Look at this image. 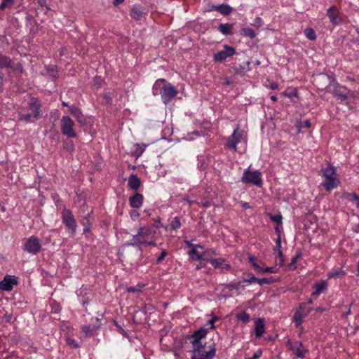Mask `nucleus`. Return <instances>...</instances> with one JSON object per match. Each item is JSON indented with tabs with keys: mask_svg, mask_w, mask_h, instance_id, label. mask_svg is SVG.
<instances>
[{
	"mask_svg": "<svg viewBox=\"0 0 359 359\" xmlns=\"http://www.w3.org/2000/svg\"><path fill=\"white\" fill-rule=\"evenodd\" d=\"M346 272L341 268L334 267L327 273L329 278H338L339 277L344 276Z\"/></svg>",
	"mask_w": 359,
	"mask_h": 359,
	"instance_id": "bb28decb",
	"label": "nucleus"
},
{
	"mask_svg": "<svg viewBox=\"0 0 359 359\" xmlns=\"http://www.w3.org/2000/svg\"><path fill=\"white\" fill-rule=\"evenodd\" d=\"M144 197L140 193H135L129 198V204L132 208H139L142 205Z\"/></svg>",
	"mask_w": 359,
	"mask_h": 359,
	"instance_id": "6ab92c4d",
	"label": "nucleus"
},
{
	"mask_svg": "<svg viewBox=\"0 0 359 359\" xmlns=\"http://www.w3.org/2000/svg\"><path fill=\"white\" fill-rule=\"evenodd\" d=\"M268 216L270 219L277 224L282 225L283 224V217L280 212L276 215H272L271 213H268Z\"/></svg>",
	"mask_w": 359,
	"mask_h": 359,
	"instance_id": "c9c22d12",
	"label": "nucleus"
},
{
	"mask_svg": "<svg viewBox=\"0 0 359 359\" xmlns=\"http://www.w3.org/2000/svg\"><path fill=\"white\" fill-rule=\"evenodd\" d=\"M15 0H2L0 4V10H4L6 8H11Z\"/></svg>",
	"mask_w": 359,
	"mask_h": 359,
	"instance_id": "79ce46f5",
	"label": "nucleus"
},
{
	"mask_svg": "<svg viewBox=\"0 0 359 359\" xmlns=\"http://www.w3.org/2000/svg\"><path fill=\"white\" fill-rule=\"evenodd\" d=\"M149 144L137 143L133 146V154L136 157H140L145 151Z\"/></svg>",
	"mask_w": 359,
	"mask_h": 359,
	"instance_id": "c85d7f7f",
	"label": "nucleus"
},
{
	"mask_svg": "<svg viewBox=\"0 0 359 359\" xmlns=\"http://www.w3.org/2000/svg\"><path fill=\"white\" fill-rule=\"evenodd\" d=\"M205 344L193 348L191 359H213L216 355L215 344L210 346L208 351L205 350Z\"/></svg>",
	"mask_w": 359,
	"mask_h": 359,
	"instance_id": "39448f33",
	"label": "nucleus"
},
{
	"mask_svg": "<svg viewBox=\"0 0 359 359\" xmlns=\"http://www.w3.org/2000/svg\"><path fill=\"white\" fill-rule=\"evenodd\" d=\"M241 33L245 36H248L250 39H254L256 36V33L250 27H244L241 29Z\"/></svg>",
	"mask_w": 359,
	"mask_h": 359,
	"instance_id": "e433bc0d",
	"label": "nucleus"
},
{
	"mask_svg": "<svg viewBox=\"0 0 359 359\" xmlns=\"http://www.w3.org/2000/svg\"><path fill=\"white\" fill-rule=\"evenodd\" d=\"M69 113L76 118L79 123L82 125L85 123L86 120L83 117V114L79 107L75 105H71L69 107Z\"/></svg>",
	"mask_w": 359,
	"mask_h": 359,
	"instance_id": "aec40b11",
	"label": "nucleus"
},
{
	"mask_svg": "<svg viewBox=\"0 0 359 359\" xmlns=\"http://www.w3.org/2000/svg\"><path fill=\"white\" fill-rule=\"evenodd\" d=\"M267 87L271 90H276L278 88V84L276 82H272L270 83Z\"/></svg>",
	"mask_w": 359,
	"mask_h": 359,
	"instance_id": "052dcab7",
	"label": "nucleus"
},
{
	"mask_svg": "<svg viewBox=\"0 0 359 359\" xmlns=\"http://www.w3.org/2000/svg\"><path fill=\"white\" fill-rule=\"evenodd\" d=\"M282 229H283V224L282 225L277 224V226L275 227V232L276 233L278 236L281 237Z\"/></svg>",
	"mask_w": 359,
	"mask_h": 359,
	"instance_id": "13d9d810",
	"label": "nucleus"
},
{
	"mask_svg": "<svg viewBox=\"0 0 359 359\" xmlns=\"http://www.w3.org/2000/svg\"><path fill=\"white\" fill-rule=\"evenodd\" d=\"M198 248H195L194 250H190L188 252V255L191 259L194 261H201L206 260L207 257H205L204 251L203 252H200L198 251Z\"/></svg>",
	"mask_w": 359,
	"mask_h": 359,
	"instance_id": "393cba45",
	"label": "nucleus"
},
{
	"mask_svg": "<svg viewBox=\"0 0 359 359\" xmlns=\"http://www.w3.org/2000/svg\"><path fill=\"white\" fill-rule=\"evenodd\" d=\"M25 109V108H24L23 109L18 112V120L20 121H24L25 123L30 122L32 114L29 113H24L23 110Z\"/></svg>",
	"mask_w": 359,
	"mask_h": 359,
	"instance_id": "72a5a7b5",
	"label": "nucleus"
},
{
	"mask_svg": "<svg viewBox=\"0 0 359 359\" xmlns=\"http://www.w3.org/2000/svg\"><path fill=\"white\" fill-rule=\"evenodd\" d=\"M138 236L144 239L150 233V228L148 226L140 227L137 231Z\"/></svg>",
	"mask_w": 359,
	"mask_h": 359,
	"instance_id": "ea45409f",
	"label": "nucleus"
},
{
	"mask_svg": "<svg viewBox=\"0 0 359 359\" xmlns=\"http://www.w3.org/2000/svg\"><path fill=\"white\" fill-rule=\"evenodd\" d=\"M255 332L257 338L260 337L265 332V326L264 320L258 318L255 322Z\"/></svg>",
	"mask_w": 359,
	"mask_h": 359,
	"instance_id": "4be33fe9",
	"label": "nucleus"
},
{
	"mask_svg": "<svg viewBox=\"0 0 359 359\" xmlns=\"http://www.w3.org/2000/svg\"><path fill=\"white\" fill-rule=\"evenodd\" d=\"M232 7L225 4H219L217 7V12L224 15H229L232 12Z\"/></svg>",
	"mask_w": 359,
	"mask_h": 359,
	"instance_id": "7c9ffc66",
	"label": "nucleus"
},
{
	"mask_svg": "<svg viewBox=\"0 0 359 359\" xmlns=\"http://www.w3.org/2000/svg\"><path fill=\"white\" fill-rule=\"evenodd\" d=\"M184 243L188 248H190V250H194L195 248H199L203 250L204 248L203 246L201 245V244H194L192 243V241L186 240L184 241Z\"/></svg>",
	"mask_w": 359,
	"mask_h": 359,
	"instance_id": "c03bdc74",
	"label": "nucleus"
},
{
	"mask_svg": "<svg viewBox=\"0 0 359 359\" xmlns=\"http://www.w3.org/2000/svg\"><path fill=\"white\" fill-rule=\"evenodd\" d=\"M283 95L284 96H286V97H296L297 96V92L296 90H292L290 93L287 92V91H285L282 93Z\"/></svg>",
	"mask_w": 359,
	"mask_h": 359,
	"instance_id": "4d7b16f0",
	"label": "nucleus"
},
{
	"mask_svg": "<svg viewBox=\"0 0 359 359\" xmlns=\"http://www.w3.org/2000/svg\"><path fill=\"white\" fill-rule=\"evenodd\" d=\"M347 198L348 201H351L355 207L359 209V196L355 193H348Z\"/></svg>",
	"mask_w": 359,
	"mask_h": 359,
	"instance_id": "f704fd0d",
	"label": "nucleus"
},
{
	"mask_svg": "<svg viewBox=\"0 0 359 359\" xmlns=\"http://www.w3.org/2000/svg\"><path fill=\"white\" fill-rule=\"evenodd\" d=\"M326 15L333 25L336 26L341 22V18L339 16V11L335 6L330 7L327 10Z\"/></svg>",
	"mask_w": 359,
	"mask_h": 359,
	"instance_id": "dca6fc26",
	"label": "nucleus"
},
{
	"mask_svg": "<svg viewBox=\"0 0 359 359\" xmlns=\"http://www.w3.org/2000/svg\"><path fill=\"white\" fill-rule=\"evenodd\" d=\"M92 324L84 325L81 327V330L86 336H90L93 332L97 330L100 327V320L98 317H93L91 318Z\"/></svg>",
	"mask_w": 359,
	"mask_h": 359,
	"instance_id": "f3484780",
	"label": "nucleus"
},
{
	"mask_svg": "<svg viewBox=\"0 0 359 359\" xmlns=\"http://www.w3.org/2000/svg\"><path fill=\"white\" fill-rule=\"evenodd\" d=\"M248 259H249V262L252 264H254V263H256V258L252 256V255H250L249 257H248Z\"/></svg>",
	"mask_w": 359,
	"mask_h": 359,
	"instance_id": "0e129e2a",
	"label": "nucleus"
},
{
	"mask_svg": "<svg viewBox=\"0 0 359 359\" xmlns=\"http://www.w3.org/2000/svg\"><path fill=\"white\" fill-rule=\"evenodd\" d=\"M62 223L65 225L67 231L73 236L76 233V222L72 212L67 208H64L61 212Z\"/></svg>",
	"mask_w": 359,
	"mask_h": 359,
	"instance_id": "423d86ee",
	"label": "nucleus"
},
{
	"mask_svg": "<svg viewBox=\"0 0 359 359\" xmlns=\"http://www.w3.org/2000/svg\"><path fill=\"white\" fill-rule=\"evenodd\" d=\"M276 272V269L274 266L262 267V269L260 271V273H274Z\"/></svg>",
	"mask_w": 359,
	"mask_h": 359,
	"instance_id": "09e8293b",
	"label": "nucleus"
},
{
	"mask_svg": "<svg viewBox=\"0 0 359 359\" xmlns=\"http://www.w3.org/2000/svg\"><path fill=\"white\" fill-rule=\"evenodd\" d=\"M327 290V283L325 280H321L316 283V295L324 293Z\"/></svg>",
	"mask_w": 359,
	"mask_h": 359,
	"instance_id": "c756f323",
	"label": "nucleus"
},
{
	"mask_svg": "<svg viewBox=\"0 0 359 359\" xmlns=\"http://www.w3.org/2000/svg\"><path fill=\"white\" fill-rule=\"evenodd\" d=\"M304 33L306 38L310 40H314V30L312 28H306Z\"/></svg>",
	"mask_w": 359,
	"mask_h": 359,
	"instance_id": "49530a36",
	"label": "nucleus"
},
{
	"mask_svg": "<svg viewBox=\"0 0 359 359\" xmlns=\"http://www.w3.org/2000/svg\"><path fill=\"white\" fill-rule=\"evenodd\" d=\"M208 333V330L204 328H201L195 331L191 336V343L193 345V348L203 345L201 340L205 338Z\"/></svg>",
	"mask_w": 359,
	"mask_h": 359,
	"instance_id": "2eb2a0df",
	"label": "nucleus"
},
{
	"mask_svg": "<svg viewBox=\"0 0 359 359\" xmlns=\"http://www.w3.org/2000/svg\"><path fill=\"white\" fill-rule=\"evenodd\" d=\"M17 284L18 280L15 276L6 275L3 280L0 281V289L3 291L10 292L13 290V285Z\"/></svg>",
	"mask_w": 359,
	"mask_h": 359,
	"instance_id": "4468645a",
	"label": "nucleus"
},
{
	"mask_svg": "<svg viewBox=\"0 0 359 359\" xmlns=\"http://www.w3.org/2000/svg\"><path fill=\"white\" fill-rule=\"evenodd\" d=\"M41 108L40 101L36 98H32L26 109L32 111L31 114L34 118H39L41 117Z\"/></svg>",
	"mask_w": 359,
	"mask_h": 359,
	"instance_id": "a211bd4d",
	"label": "nucleus"
},
{
	"mask_svg": "<svg viewBox=\"0 0 359 359\" xmlns=\"http://www.w3.org/2000/svg\"><path fill=\"white\" fill-rule=\"evenodd\" d=\"M51 312L53 313H59L61 311V306L56 301L50 302Z\"/></svg>",
	"mask_w": 359,
	"mask_h": 359,
	"instance_id": "37998d69",
	"label": "nucleus"
},
{
	"mask_svg": "<svg viewBox=\"0 0 359 359\" xmlns=\"http://www.w3.org/2000/svg\"><path fill=\"white\" fill-rule=\"evenodd\" d=\"M127 291L129 292H139L141 291V288H138L137 287H127Z\"/></svg>",
	"mask_w": 359,
	"mask_h": 359,
	"instance_id": "bf43d9fd",
	"label": "nucleus"
},
{
	"mask_svg": "<svg viewBox=\"0 0 359 359\" xmlns=\"http://www.w3.org/2000/svg\"><path fill=\"white\" fill-rule=\"evenodd\" d=\"M247 276L248 278L243 280V283H246V285H249L256 282L257 278L252 273H249Z\"/></svg>",
	"mask_w": 359,
	"mask_h": 359,
	"instance_id": "a18cd8bd",
	"label": "nucleus"
},
{
	"mask_svg": "<svg viewBox=\"0 0 359 359\" xmlns=\"http://www.w3.org/2000/svg\"><path fill=\"white\" fill-rule=\"evenodd\" d=\"M208 157L205 155H198L197 156V168L200 170H205L208 167Z\"/></svg>",
	"mask_w": 359,
	"mask_h": 359,
	"instance_id": "a878e982",
	"label": "nucleus"
},
{
	"mask_svg": "<svg viewBox=\"0 0 359 359\" xmlns=\"http://www.w3.org/2000/svg\"><path fill=\"white\" fill-rule=\"evenodd\" d=\"M256 282L259 285H265V284H271L275 282V279L273 278V277H270V278H257V280Z\"/></svg>",
	"mask_w": 359,
	"mask_h": 359,
	"instance_id": "a19ab883",
	"label": "nucleus"
},
{
	"mask_svg": "<svg viewBox=\"0 0 359 359\" xmlns=\"http://www.w3.org/2000/svg\"><path fill=\"white\" fill-rule=\"evenodd\" d=\"M170 229L172 230H177L181 227V221L179 217H175L170 222Z\"/></svg>",
	"mask_w": 359,
	"mask_h": 359,
	"instance_id": "58836bf2",
	"label": "nucleus"
},
{
	"mask_svg": "<svg viewBox=\"0 0 359 359\" xmlns=\"http://www.w3.org/2000/svg\"><path fill=\"white\" fill-rule=\"evenodd\" d=\"M236 318L243 323H248L250 320V316L245 311H243L236 315Z\"/></svg>",
	"mask_w": 359,
	"mask_h": 359,
	"instance_id": "4c0bfd02",
	"label": "nucleus"
},
{
	"mask_svg": "<svg viewBox=\"0 0 359 359\" xmlns=\"http://www.w3.org/2000/svg\"><path fill=\"white\" fill-rule=\"evenodd\" d=\"M217 7L218 5H211L210 6V8L208 9L209 11H217Z\"/></svg>",
	"mask_w": 359,
	"mask_h": 359,
	"instance_id": "69168bd1",
	"label": "nucleus"
},
{
	"mask_svg": "<svg viewBox=\"0 0 359 359\" xmlns=\"http://www.w3.org/2000/svg\"><path fill=\"white\" fill-rule=\"evenodd\" d=\"M219 317L212 315L211 318L208 321V325H210L211 329H215L214 324L216 321L219 320Z\"/></svg>",
	"mask_w": 359,
	"mask_h": 359,
	"instance_id": "3c124183",
	"label": "nucleus"
},
{
	"mask_svg": "<svg viewBox=\"0 0 359 359\" xmlns=\"http://www.w3.org/2000/svg\"><path fill=\"white\" fill-rule=\"evenodd\" d=\"M145 13L140 5H133L131 8L130 15L135 20H140L143 18Z\"/></svg>",
	"mask_w": 359,
	"mask_h": 359,
	"instance_id": "412c9836",
	"label": "nucleus"
},
{
	"mask_svg": "<svg viewBox=\"0 0 359 359\" xmlns=\"http://www.w3.org/2000/svg\"><path fill=\"white\" fill-rule=\"evenodd\" d=\"M219 253L215 249H208L204 251L205 257L209 255H218Z\"/></svg>",
	"mask_w": 359,
	"mask_h": 359,
	"instance_id": "6e6d98bb",
	"label": "nucleus"
},
{
	"mask_svg": "<svg viewBox=\"0 0 359 359\" xmlns=\"http://www.w3.org/2000/svg\"><path fill=\"white\" fill-rule=\"evenodd\" d=\"M168 255V252L165 250H162L160 255L156 260L157 264H160L161 261Z\"/></svg>",
	"mask_w": 359,
	"mask_h": 359,
	"instance_id": "603ef678",
	"label": "nucleus"
},
{
	"mask_svg": "<svg viewBox=\"0 0 359 359\" xmlns=\"http://www.w3.org/2000/svg\"><path fill=\"white\" fill-rule=\"evenodd\" d=\"M236 54V50L233 47L229 45H224V49L215 53L213 60L215 62H223L228 57H231Z\"/></svg>",
	"mask_w": 359,
	"mask_h": 359,
	"instance_id": "9b49d317",
	"label": "nucleus"
},
{
	"mask_svg": "<svg viewBox=\"0 0 359 359\" xmlns=\"http://www.w3.org/2000/svg\"><path fill=\"white\" fill-rule=\"evenodd\" d=\"M207 262L214 268L220 270L222 273H226L231 270V266L224 258L207 259Z\"/></svg>",
	"mask_w": 359,
	"mask_h": 359,
	"instance_id": "ddd939ff",
	"label": "nucleus"
},
{
	"mask_svg": "<svg viewBox=\"0 0 359 359\" xmlns=\"http://www.w3.org/2000/svg\"><path fill=\"white\" fill-rule=\"evenodd\" d=\"M74 122L69 116H63L60 119L62 133L67 138H75L76 133L74 129Z\"/></svg>",
	"mask_w": 359,
	"mask_h": 359,
	"instance_id": "0eeeda50",
	"label": "nucleus"
},
{
	"mask_svg": "<svg viewBox=\"0 0 359 359\" xmlns=\"http://www.w3.org/2000/svg\"><path fill=\"white\" fill-rule=\"evenodd\" d=\"M312 299H309L307 303H301L299 304V309L297 311L293 316V322L295 323V326L299 327L302 323L303 318L306 316L307 314L311 311V307H307L308 304H312Z\"/></svg>",
	"mask_w": 359,
	"mask_h": 359,
	"instance_id": "9d476101",
	"label": "nucleus"
},
{
	"mask_svg": "<svg viewBox=\"0 0 359 359\" xmlns=\"http://www.w3.org/2000/svg\"><path fill=\"white\" fill-rule=\"evenodd\" d=\"M243 140V131L238 126L228 137L226 146L230 150L236 151L237 145Z\"/></svg>",
	"mask_w": 359,
	"mask_h": 359,
	"instance_id": "6e6552de",
	"label": "nucleus"
},
{
	"mask_svg": "<svg viewBox=\"0 0 359 359\" xmlns=\"http://www.w3.org/2000/svg\"><path fill=\"white\" fill-rule=\"evenodd\" d=\"M298 259L299 255H296L292 259L291 262L288 264L289 269L294 270L296 269V263Z\"/></svg>",
	"mask_w": 359,
	"mask_h": 359,
	"instance_id": "8fccbe9b",
	"label": "nucleus"
},
{
	"mask_svg": "<svg viewBox=\"0 0 359 359\" xmlns=\"http://www.w3.org/2000/svg\"><path fill=\"white\" fill-rule=\"evenodd\" d=\"M22 249L29 254L35 255L41 250V245L36 236L29 237L23 244Z\"/></svg>",
	"mask_w": 359,
	"mask_h": 359,
	"instance_id": "1a4fd4ad",
	"label": "nucleus"
},
{
	"mask_svg": "<svg viewBox=\"0 0 359 359\" xmlns=\"http://www.w3.org/2000/svg\"><path fill=\"white\" fill-rule=\"evenodd\" d=\"M241 181L244 184H251L258 187L263 184L262 172L259 170L252 171L250 167L244 170Z\"/></svg>",
	"mask_w": 359,
	"mask_h": 359,
	"instance_id": "20e7f679",
	"label": "nucleus"
},
{
	"mask_svg": "<svg viewBox=\"0 0 359 359\" xmlns=\"http://www.w3.org/2000/svg\"><path fill=\"white\" fill-rule=\"evenodd\" d=\"M253 268L257 271V273H260L262 267L256 262L252 264Z\"/></svg>",
	"mask_w": 359,
	"mask_h": 359,
	"instance_id": "e2e57ef3",
	"label": "nucleus"
},
{
	"mask_svg": "<svg viewBox=\"0 0 359 359\" xmlns=\"http://www.w3.org/2000/svg\"><path fill=\"white\" fill-rule=\"evenodd\" d=\"M128 187L133 190H137L141 185L140 179L135 174H132L128 178Z\"/></svg>",
	"mask_w": 359,
	"mask_h": 359,
	"instance_id": "5701e85b",
	"label": "nucleus"
},
{
	"mask_svg": "<svg viewBox=\"0 0 359 359\" xmlns=\"http://www.w3.org/2000/svg\"><path fill=\"white\" fill-rule=\"evenodd\" d=\"M262 350L259 348L253 353L252 357L245 358V359H258L262 355Z\"/></svg>",
	"mask_w": 359,
	"mask_h": 359,
	"instance_id": "5fc2aeb1",
	"label": "nucleus"
},
{
	"mask_svg": "<svg viewBox=\"0 0 359 359\" xmlns=\"http://www.w3.org/2000/svg\"><path fill=\"white\" fill-rule=\"evenodd\" d=\"M323 181L320 186L325 188L327 192L338 187L340 180L337 177L336 168L330 163L321 170Z\"/></svg>",
	"mask_w": 359,
	"mask_h": 359,
	"instance_id": "7ed1b4c3",
	"label": "nucleus"
},
{
	"mask_svg": "<svg viewBox=\"0 0 359 359\" xmlns=\"http://www.w3.org/2000/svg\"><path fill=\"white\" fill-rule=\"evenodd\" d=\"M321 80L325 81L327 84L325 86H318V90H323L324 89H327L339 104L348 105V100L354 97V94L351 89L340 84L333 76H328L327 74H320L318 81Z\"/></svg>",
	"mask_w": 359,
	"mask_h": 359,
	"instance_id": "f257e3e1",
	"label": "nucleus"
},
{
	"mask_svg": "<svg viewBox=\"0 0 359 359\" xmlns=\"http://www.w3.org/2000/svg\"><path fill=\"white\" fill-rule=\"evenodd\" d=\"M11 65V60L9 57L0 54V68H8Z\"/></svg>",
	"mask_w": 359,
	"mask_h": 359,
	"instance_id": "473e14b6",
	"label": "nucleus"
},
{
	"mask_svg": "<svg viewBox=\"0 0 359 359\" xmlns=\"http://www.w3.org/2000/svg\"><path fill=\"white\" fill-rule=\"evenodd\" d=\"M233 23H221L218 27V30L225 36L233 34Z\"/></svg>",
	"mask_w": 359,
	"mask_h": 359,
	"instance_id": "b1692460",
	"label": "nucleus"
},
{
	"mask_svg": "<svg viewBox=\"0 0 359 359\" xmlns=\"http://www.w3.org/2000/svg\"><path fill=\"white\" fill-rule=\"evenodd\" d=\"M66 342L67 344L72 348H76L79 347V344L74 339L67 338Z\"/></svg>",
	"mask_w": 359,
	"mask_h": 359,
	"instance_id": "de8ad7c7",
	"label": "nucleus"
},
{
	"mask_svg": "<svg viewBox=\"0 0 359 359\" xmlns=\"http://www.w3.org/2000/svg\"><path fill=\"white\" fill-rule=\"evenodd\" d=\"M320 74H319L318 75V77H319V75H320ZM316 81H317V82H318V85H317V86H316V88H318V86H325L326 84H327V83H326V81H322V80H321V81H318V78H317V79H316Z\"/></svg>",
	"mask_w": 359,
	"mask_h": 359,
	"instance_id": "680f3d73",
	"label": "nucleus"
},
{
	"mask_svg": "<svg viewBox=\"0 0 359 359\" xmlns=\"http://www.w3.org/2000/svg\"><path fill=\"white\" fill-rule=\"evenodd\" d=\"M241 205H242L243 208H250L249 203H247V202H242L241 203Z\"/></svg>",
	"mask_w": 359,
	"mask_h": 359,
	"instance_id": "774afa93",
	"label": "nucleus"
},
{
	"mask_svg": "<svg viewBox=\"0 0 359 359\" xmlns=\"http://www.w3.org/2000/svg\"><path fill=\"white\" fill-rule=\"evenodd\" d=\"M177 93L176 88L164 79L156 80L152 86L153 95H161L165 104L170 103L177 96Z\"/></svg>",
	"mask_w": 359,
	"mask_h": 359,
	"instance_id": "f03ea898",
	"label": "nucleus"
},
{
	"mask_svg": "<svg viewBox=\"0 0 359 359\" xmlns=\"http://www.w3.org/2000/svg\"><path fill=\"white\" fill-rule=\"evenodd\" d=\"M282 246H281V237L278 236L276 240V247L274 248V254L276 257H278L280 259V262H283V255L282 252Z\"/></svg>",
	"mask_w": 359,
	"mask_h": 359,
	"instance_id": "cd10ccee",
	"label": "nucleus"
},
{
	"mask_svg": "<svg viewBox=\"0 0 359 359\" xmlns=\"http://www.w3.org/2000/svg\"><path fill=\"white\" fill-rule=\"evenodd\" d=\"M123 1H124V0H114L113 4L114 6H118V5L121 4H122Z\"/></svg>",
	"mask_w": 359,
	"mask_h": 359,
	"instance_id": "338daca9",
	"label": "nucleus"
},
{
	"mask_svg": "<svg viewBox=\"0 0 359 359\" xmlns=\"http://www.w3.org/2000/svg\"><path fill=\"white\" fill-rule=\"evenodd\" d=\"M129 214L130 218L133 221L138 219V218L140 217V213L135 210H130Z\"/></svg>",
	"mask_w": 359,
	"mask_h": 359,
	"instance_id": "864d4df0",
	"label": "nucleus"
},
{
	"mask_svg": "<svg viewBox=\"0 0 359 359\" xmlns=\"http://www.w3.org/2000/svg\"><path fill=\"white\" fill-rule=\"evenodd\" d=\"M287 346L292 351L293 354L299 358L304 357L306 352V349L303 346L300 341L288 339L287 341Z\"/></svg>",
	"mask_w": 359,
	"mask_h": 359,
	"instance_id": "f8f14e48",
	"label": "nucleus"
},
{
	"mask_svg": "<svg viewBox=\"0 0 359 359\" xmlns=\"http://www.w3.org/2000/svg\"><path fill=\"white\" fill-rule=\"evenodd\" d=\"M143 243H144V239H142V238H140V236H138V233H137L136 235H134L133 236L131 241L127 242L126 243V245H127V246L140 245L143 244Z\"/></svg>",
	"mask_w": 359,
	"mask_h": 359,
	"instance_id": "2f4dec72",
	"label": "nucleus"
}]
</instances>
